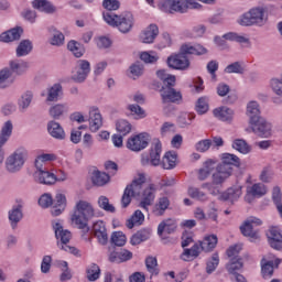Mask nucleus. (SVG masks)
<instances>
[{"mask_svg": "<svg viewBox=\"0 0 282 282\" xmlns=\"http://www.w3.org/2000/svg\"><path fill=\"white\" fill-rule=\"evenodd\" d=\"M52 226L57 239V243H59V246H67V243H69V239H72V232L64 229L61 223H52Z\"/></svg>", "mask_w": 282, "mask_h": 282, "instance_id": "nucleus-14", "label": "nucleus"}, {"mask_svg": "<svg viewBox=\"0 0 282 282\" xmlns=\"http://www.w3.org/2000/svg\"><path fill=\"white\" fill-rule=\"evenodd\" d=\"M91 182L95 186H105L109 183V174L100 171H94Z\"/></svg>", "mask_w": 282, "mask_h": 282, "instance_id": "nucleus-41", "label": "nucleus"}, {"mask_svg": "<svg viewBox=\"0 0 282 282\" xmlns=\"http://www.w3.org/2000/svg\"><path fill=\"white\" fill-rule=\"evenodd\" d=\"M175 230H177V226L175 225V223H173L171 219H167L160 223L158 227V235L159 237H162L164 232H166V235H173Z\"/></svg>", "mask_w": 282, "mask_h": 282, "instance_id": "nucleus-37", "label": "nucleus"}, {"mask_svg": "<svg viewBox=\"0 0 282 282\" xmlns=\"http://www.w3.org/2000/svg\"><path fill=\"white\" fill-rule=\"evenodd\" d=\"M160 94L163 105H169V102L180 105L182 102V91L175 89L174 79L166 82V85L161 87Z\"/></svg>", "mask_w": 282, "mask_h": 282, "instance_id": "nucleus-5", "label": "nucleus"}, {"mask_svg": "<svg viewBox=\"0 0 282 282\" xmlns=\"http://www.w3.org/2000/svg\"><path fill=\"white\" fill-rule=\"evenodd\" d=\"M251 131L259 138L272 137V123L268 122L264 118L258 119V121L250 123Z\"/></svg>", "mask_w": 282, "mask_h": 282, "instance_id": "nucleus-12", "label": "nucleus"}, {"mask_svg": "<svg viewBox=\"0 0 282 282\" xmlns=\"http://www.w3.org/2000/svg\"><path fill=\"white\" fill-rule=\"evenodd\" d=\"M159 9L165 14H186L188 7L182 0H161Z\"/></svg>", "mask_w": 282, "mask_h": 282, "instance_id": "nucleus-7", "label": "nucleus"}, {"mask_svg": "<svg viewBox=\"0 0 282 282\" xmlns=\"http://www.w3.org/2000/svg\"><path fill=\"white\" fill-rule=\"evenodd\" d=\"M246 72V68H243V65H241V62H235L232 64H229L225 68L226 74H243Z\"/></svg>", "mask_w": 282, "mask_h": 282, "instance_id": "nucleus-62", "label": "nucleus"}, {"mask_svg": "<svg viewBox=\"0 0 282 282\" xmlns=\"http://www.w3.org/2000/svg\"><path fill=\"white\" fill-rule=\"evenodd\" d=\"M133 259V252L127 249H120L119 251H112L109 254L110 263H124L127 261H131Z\"/></svg>", "mask_w": 282, "mask_h": 282, "instance_id": "nucleus-19", "label": "nucleus"}, {"mask_svg": "<svg viewBox=\"0 0 282 282\" xmlns=\"http://www.w3.org/2000/svg\"><path fill=\"white\" fill-rule=\"evenodd\" d=\"M145 181L147 178H144V175H140L138 178H134L130 185H127L121 197L122 208H127L129 204H131L132 197H140V193H142V185Z\"/></svg>", "mask_w": 282, "mask_h": 282, "instance_id": "nucleus-3", "label": "nucleus"}, {"mask_svg": "<svg viewBox=\"0 0 282 282\" xmlns=\"http://www.w3.org/2000/svg\"><path fill=\"white\" fill-rule=\"evenodd\" d=\"M47 131L55 140H65V130L61 127V123L56 121H50L47 123Z\"/></svg>", "mask_w": 282, "mask_h": 282, "instance_id": "nucleus-29", "label": "nucleus"}, {"mask_svg": "<svg viewBox=\"0 0 282 282\" xmlns=\"http://www.w3.org/2000/svg\"><path fill=\"white\" fill-rule=\"evenodd\" d=\"M158 34H160V29L158 28V24L152 23L141 33V42L153 43L158 37Z\"/></svg>", "mask_w": 282, "mask_h": 282, "instance_id": "nucleus-23", "label": "nucleus"}, {"mask_svg": "<svg viewBox=\"0 0 282 282\" xmlns=\"http://www.w3.org/2000/svg\"><path fill=\"white\" fill-rule=\"evenodd\" d=\"M229 274L235 275L243 268V260L241 258H231L229 263L226 265Z\"/></svg>", "mask_w": 282, "mask_h": 282, "instance_id": "nucleus-45", "label": "nucleus"}, {"mask_svg": "<svg viewBox=\"0 0 282 282\" xmlns=\"http://www.w3.org/2000/svg\"><path fill=\"white\" fill-rule=\"evenodd\" d=\"M232 149L239 151V153H242L243 155L250 153V145H248L243 139H236L232 143Z\"/></svg>", "mask_w": 282, "mask_h": 282, "instance_id": "nucleus-56", "label": "nucleus"}, {"mask_svg": "<svg viewBox=\"0 0 282 282\" xmlns=\"http://www.w3.org/2000/svg\"><path fill=\"white\" fill-rule=\"evenodd\" d=\"M34 98V94L32 91L28 90L24 94L21 95L20 99L18 100V107L22 111H25L30 105H32V100Z\"/></svg>", "mask_w": 282, "mask_h": 282, "instance_id": "nucleus-47", "label": "nucleus"}, {"mask_svg": "<svg viewBox=\"0 0 282 282\" xmlns=\"http://www.w3.org/2000/svg\"><path fill=\"white\" fill-rule=\"evenodd\" d=\"M32 6L35 10H41V12H46V14H54L56 12V7L47 0H34Z\"/></svg>", "mask_w": 282, "mask_h": 282, "instance_id": "nucleus-36", "label": "nucleus"}, {"mask_svg": "<svg viewBox=\"0 0 282 282\" xmlns=\"http://www.w3.org/2000/svg\"><path fill=\"white\" fill-rule=\"evenodd\" d=\"M145 268L152 276H158V274H160V268H158V258L153 256H149L145 259Z\"/></svg>", "mask_w": 282, "mask_h": 282, "instance_id": "nucleus-49", "label": "nucleus"}, {"mask_svg": "<svg viewBox=\"0 0 282 282\" xmlns=\"http://www.w3.org/2000/svg\"><path fill=\"white\" fill-rule=\"evenodd\" d=\"M204 250H202L200 242L195 243L191 249H184L183 253L181 254V259L183 261H188L189 259H197L199 254H202Z\"/></svg>", "mask_w": 282, "mask_h": 282, "instance_id": "nucleus-34", "label": "nucleus"}, {"mask_svg": "<svg viewBox=\"0 0 282 282\" xmlns=\"http://www.w3.org/2000/svg\"><path fill=\"white\" fill-rule=\"evenodd\" d=\"M94 235L98 239L101 246H107L109 242V236L107 235V227H105V223L99 220L93 226Z\"/></svg>", "mask_w": 282, "mask_h": 282, "instance_id": "nucleus-18", "label": "nucleus"}, {"mask_svg": "<svg viewBox=\"0 0 282 282\" xmlns=\"http://www.w3.org/2000/svg\"><path fill=\"white\" fill-rule=\"evenodd\" d=\"M230 175H232L231 172H228V170H224V167L217 165L216 172L212 176V184L216 186V188H219V186H221Z\"/></svg>", "mask_w": 282, "mask_h": 282, "instance_id": "nucleus-22", "label": "nucleus"}, {"mask_svg": "<svg viewBox=\"0 0 282 282\" xmlns=\"http://www.w3.org/2000/svg\"><path fill=\"white\" fill-rule=\"evenodd\" d=\"M187 56L188 53H184L181 46L178 54L167 57L169 67H171L172 69H188V67L191 66V61H188Z\"/></svg>", "mask_w": 282, "mask_h": 282, "instance_id": "nucleus-11", "label": "nucleus"}, {"mask_svg": "<svg viewBox=\"0 0 282 282\" xmlns=\"http://www.w3.org/2000/svg\"><path fill=\"white\" fill-rule=\"evenodd\" d=\"M162 155V142L160 139H154L152 143V148L150 150V155L143 154L141 159V163L143 166H160L162 164V160L160 159Z\"/></svg>", "mask_w": 282, "mask_h": 282, "instance_id": "nucleus-6", "label": "nucleus"}, {"mask_svg": "<svg viewBox=\"0 0 282 282\" xmlns=\"http://www.w3.org/2000/svg\"><path fill=\"white\" fill-rule=\"evenodd\" d=\"M155 193H158V188L154 184H150L142 193L139 207L149 213V206H153V202H155Z\"/></svg>", "mask_w": 282, "mask_h": 282, "instance_id": "nucleus-13", "label": "nucleus"}, {"mask_svg": "<svg viewBox=\"0 0 282 282\" xmlns=\"http://www.w3.org/2000/svg\"><path fill=\"white\" fill-rule=\"evenodd\" d=\"M249 195H252V197H263L268 191L265 189V185L261 183L253 184L248 191Z\"/></svg>", "mask_w": 282, "mask_h": 282, "instance_id": "nucleus-53", "label": "nucleus"}, {"mask_svg": "<svg viewBox=\"0 0 282 282\" xmlns=\"http://www.w3.org/2000/svg\"><path fill=\"white\" fill-rule=\"evenodd\" d=\"M55 160H57V156L54 153H43V154H40L35 159V167H37V164L41 167H45V162H55Z\"/></svg>", "mask_w": 282, "mask_h": 282, "instance_id": "nucleus-52", "label": "nucleus"}, {"mask_svg": "<svg viewBox=\"0 0 282 282\" xmlns=\"http://www.w3.org/2000/svg\"><path fill=\"white\" fill-rule=\"evenodd\" d=\"M98 206L106 213H116V207L109 203V198L107 196H100L98 198Z\"/></svg>", "mask_w": 282, "mask_h": 282, "instance_id": "nucleus-60", "label": "nucleus"}, {"mask_svg": "<svg viewBox=\"0 0 282 282\" xmlns=\"http://www.w3.org/2000/svg\"><path fill=\"white\" fill-rule=\"evenodd\" d=\"M65 208H67V197L65 194L57 193L53 199L51 215H53V217H58V215H63Z\"/></svg>", "mask_w": 282, "mask_h": 282, "instance_id": "nucleus-15", "label": "nucleus"}, {"mask_svg": "<svg viewBox=\"0 0 282 282\" xmlns=\"http://www.w3.org/2000/svg\"><path fill=\"white\" fill-rule=\"evenodd\" d=\"M196 111L199 116H204L208 111V98L200 97L196 101Z\"/></svg>", "mask_w": 282, "mask_h": 282, "instance_id": "nucleus-64", "label": "nucleus"}, {"mask_svg": "<svg viewBox=\"0 0 282 282\" xmlns=\"http://www.w3.org/2000/svg\"><path fill=\"white\" fill-rule=\"evenodd\" d=\"M102 127V115H100V110L96 107L90 108L89 110V129L93 133L100 130Z\"/></svg>", "mask_w": 282, "mask_h": 282, "instance_id": "nucleus-17", "label": "nucleus"}, {"mask_svg": "<svg viewBox=\"0 0 282 282\" xmlns=\"http://www.w3.org/2000/svg\"><path fill=\"white\" fill-rule=\"evenodd\" d=\"M223 39H225V41H236V43H250V39L235 32L224 34Z\"/></svg>", "mask_w": 282, "mask_h": 282, "instance_id": "nucleus-61", "label": "nucleus"}, {"mask_svg": "<svg viewBox=\"0 0 282 282\" xmlns=\"http://www.w3.org/2000/svg\"><path fill=\"white\" fill-rule=\"evenodd\" d=\"M260 182H263V184H270L272 180H274V172L272 171L271 166H265L262 169L260 176Z\"/></svg>", "mask_w": 282, "mask_h": 282, "instance_id": "nucleus-58", "label": "nucleus"}, {"mask_svg": "<svg viewBox=\"0 0 282 282\" xmlns=\"http://www.w3.org/2000/svg\"><path fill=\"white\" fill-rule=\"evenodd\" d=\"M110 243L113 246H118L119 248H122L124 243H127V236L122 231H115L111 235Z\"/></svg>", "mask_w": 282, "mask_h": 282, "instance_id": "nucleus-54", "label": "nucleus"}, {"mask_svg": "<svg viewBox=\"0 0 282 282\" xmlns=\"http://www.w3.org/2000/svg\"><path fill=\"white\" fill-rule=\"evenodd\" d=\"M12 129H14L12 121L4 122L0 132V144H6V142L10 140V135H12Z\"/></svg>", "mask_w": 282, "mask_h": 282, "instance_id": "nucleus-51", "label": "nucleus"}, {"mask_svg": "<svg viewBox=\"0 0 282 282\" xmlns=\"http://www.w3.org/2000/svg\"><path fill=\"white\" fill-rule=\"evenodd\" d=\"M242 192H241V186L240 185H235L232 187H229L226 192H224L220 196V199L223 202H237L239 197H241Z\"/></svg>", "mask_w": 282, "mask_h": 282, "instance_id": "nucleus-26", "label": "nucleus"}, {"mask_svg": "<svg viewBox=\"0 0 282 282\" xmlns=\"http://www.w3.org/2000/svg\"><path fill=\"white\" fill-rule=\"evenodd\" d=\"M220 169H224L225 171L232 173V166L240 167L241 161L239 160V156L231 154V153H224L221 158V163L218 164Z\"/></svg>", "mask_w": 282, "mask_h": 282, "instance_id": "nucleus-16", "label": "nucleus"}, {"mask_svg": "<svg viewBox=\"0 0 282 282\" xmlns=\"http://www.w3.org/2000/svg\"><path fill=\"white\" fill-rule=\"evenodd\" d=\"M214 116L215 118H218V120H221L223 122H231L235 111L228 107H220L214 109Z\"/></svg>", "mask_w": 282, "mask_h": 282, "instance_id": "nucleus-32", "label": "nucleus"}, {"mask_svg": "<svg viewBox=\"0 0 282 282\" xmlns=\"http://www.w3.org/2000/svg\"><path fill=\"white\" fill-rule=\"evenodd\" d=\"M32 41L22 40L15 50V54L19 58H21V56H28V54L32 52Z\"/></svg>", "mask_w": 282, "mask_h": 282, "instance_id": "nucleus-42", "label": "nucleus"}, {"mask_svg": "<svg viewBox=\"0 0 282 282\" xmlns=\"http://www.w3.org/2000/svg\"><path fill=\"white\" fill-rule=\"evenodd\" d=\"M182 52L189 55L195 56H204V54H208V50L200 44H195L194 46L191 44H183Z\"/></svg>", "mask_w": 282, "mask_h": 282, "instance_id": "nucleus-33", "label": "nucleus"}, {"mask_svg": "<svg viewBox=\"0 0 282 282\" xmlns=\"http://www.w3.org/2000/svg\"><path fill=\"white\" fill-rule=\"evenodd\" d=\"M142 224H144V214L142 213V210L137 209L132 216L130 217V219L127 220V228H129L131 230V228H133V226H142Z\"/></svg>", "mask_w": 282, "mask_h": 282, "instance_id": "nucleus-39", "label": "nucleus"}, {"mask_svg": "<svg viewBox=\"0 0 282 282\" xmlns=\"http://www.w3.org/2000/svg\"><path fill=\"white\" fill-rule=\"evenodd\" d=\"M267 237H268L269 246L273 250H282V234L279 229L276 228L269 229Z\"/></svg>", "mask_w": 282, "mask_h": 282, "instance_id": "nucleus-20", "label": "nucleus"}, {"mask_svg": "<svg viewBox=\"0 0 282 282\" xmlns=\"http://www.w3.org/2000/svg\"><path fill=\"white\" fill-rule=\"evenodd\" d=\"M116 129L120 135H129L131 133V123L124 119L117 121Z\"/></svg>", "mask_w": 282, "mask_h": 282, "instance_id": "nucleus-55", "label": "nucleus"}, {"mask_svg": "<svg viewBox=\"0 0 282 282\" xmlns=\"http://www.w3.org/2000/svg\"><path fill=\"white\" fill-rule=\"evenodd\" d=\"M104 21L111 25V28H118L119 32L127 34L131 32L133 28V14L130 12L118 15L113 12H104Z\"/></svg>", "mask_w": 282, "mask_h": 282, "instance_id": "nucleus-2", "label": "nucleus"}, {"mask_svg": "<svg viewBox=\"0 0 282 282\" xmlns=\"http://www.w3.org/2000/svg\"><path fill=\"white\" fill-rule=\"evenodd\" d=\"M149 147V133L142 132L130 137L127 141V149L133 151L134 153H140V151H144Z\"/></svg>", "mask_w": 282, "mask_h": 282, "instance_id": "nucleus-9", "label": "nucleus"}, {"mask_svg": "<svg viewBox=\"0 0 282 282\" xmlns=\"http://www.w3.org/2000/svg\"><path fill=\"white\" fill-rule=\"evenodd\" d=\"M195 120V113L193 112H181L177 118V123L181 129H186V127H191L193 121Z\"/></svg>", "mask_w": 282, "mask_h": 282, "instance_id": "nucleus-43", "label": "nucleus"}, {"mask_svg": "<svg viewBox=\"0 0 282 282\" xmlns=\"http://www.w3.org/2000/svg\"><path fill=\"white\" fill-rule=\"evenodd\" d=\"M169 206H171V199L166 196H162L158 199L154 205L153 214L155 217H162L166 210H169Z\"/></svg>", "mask_w": 282, "mask_h": 282, "instance_id": "nucleus-31", "label": "nucleus"}, {"mask_svg": "<svg viewBox=\"0 0 282 282\" xmlns=\"http://www.w3.org/2000/svg\"><path fill=\"white\" fill-rule=\"evenodd\" d=\"M247 116L249 118L250 124H252V122H257L258 120L263 119V117H261V108L259 107V102L250 101L247 105Z\"/></svg>", "mask_w": 282, "mask_h": 282, "instance_id": "nucleus-24", "label": "nucleus"}, {"mask_svg": "<svg viewBox=\"0 0 282 282\" xmlns=\"http://www.w3.org/2000/svg\"><path fill=\"white\" fill-rule=\"evenodd\" d=\"M21 34H23V29L21 26L13 28L0 34V41L2 43H12V41H19Z\"/></svg>", "mask_w": 282, "mask_h": 282, "instance_id": "nucleus-25", "label": "nucleus"}, {"mask_svg": "<svg viewBox=\"0 0 282 282\" xmlns=\"http://www.w3.org/2000/svg\"><path fill=\"white\" fill-rule=\"evenodd\" d=\"M28 67H30L28 62L11 61L9 69H11V73L13 72V74L21 76V74H25V72H28Z\"/></svg>", "mask_w": 282, "mask_h": 282, "instance_id": "nucleus-48", "label": "nucleus"}, {"mask_svg": "<svg viewBox=\"0 0 282 282\" xmlns=\"http://www.w3.org/2000/svg\"><path fill=\"white\" fill-rule=\"evenodd\" d=\"M91 73V64L87 59H78L73 70L72 80L74 83H85L87 76Z\"/></svg>", "mask_w": 282, "mask_h": 282, "instance_id": "nucleus-8", "label": "nucleus"}, {"mask_svg": "<svg viewBox=\"0 0 282 282\" xmlns=\"http://www.w3.org/2000/svg\"><path fill=\"white\" fill-rule=\"evenodd\" d=\"M61 96H63V86L61 84H54L47 88L46 102H58Z\"/></svg>", "mask_w": 282, "mask_h": 282, "instance_id": "nucleus-30", "label": "nucleus"}, {"mask_svg": "<svg viewBox=\"0 0 282 282\" xmlns=\"http://www.w3.org/2000/svg\"><path fill=\"white\" fill-rule=\"evenodd\" d=\"M187 195H189L192 199H197L198 202H206V199H208L206 193L197 187H188Z\"/></svg>", "mask_w": 282, "mask_h": 282, "instance_id": "nucleus-57", "label": "nucleus"}, {"mask_svg": "<svg viewBox=\"0 0 282 282\" xmlns=\"http://www.w3.org/2000/svg\"><path fill=\"white\" fill-rule=\"evenodd\" d=\"M87 279L88 281H98L100 279V267L96 263H91L87 268Z\"/></svg>", "mask_w": 282, "mask_h": 282, "instance_id": "nucleus-59", "label": "nucleus"}, {"mask_svg": "<svg viewBox=\"0 0 282 282\" xmlns=\"http://www.w3.org/2000/svg\"><path fill=\"white\" fill-rule=\"evenodd\" d=\"M217 265H219V253H213L212 259L207 261V265H206L207 274H213V272L217 270Z\"/></svg>", "mask_w": 282, "mask_h": 282, "instance_id": "nucleus-63", "label": "nucleus"}, {"mask_svg": "<svg viewBox=\"0 0 282 282\" xmlns=\"http://www.w3.org/2000/svg\"><path fill=\"white\" fill-rule=\"evenodd\" d=\"M251 12V18H253L254 25H265L268 18H265V10L263 8H253L249 10Z\"/></svg>", "mask_w": 282, "mask_h": 282, "instance_id": "nucleus-35", "label": "nucleus"}, {"mask_svg": "<svg viewBox=\"0 0 282 282\" xmlns=\"http://www.w3.org/2000/svg\"><path fill=\"white\" fill-rule=\"evenodd\" d=\"M36 171L33 173L34 182L37 184H44L46 186H52V184H56L58 182V178L56 177L55 173H52L47 171L45 167H41V165L37 163V167H35Z\"/></svg>", "mask_w": 282, "mask_h": 282, "instance_id": "nucleus-10", "label": "nucleus"}, {"mask_svg": "<svg viewBox=\"0 0 282 282\" xmlns=\"http://www.w3.org/2000/svg\"><path fill=\"white\" fill-rule=\"evenodd\" d=\"M94 217V207L91 204L79 200L76 204V209L72 216V221L75 224L79 230H84V232H87L89 230V219Z\"/></svg>", "mask_w": 282, "mask_h": 282, "instance_id": "nucleus-1", "label": "nucleus"}, {"mask_svg": "<svg viewBox=\"0 0 282 282\" xmlns=\"http://www.w3.org/2000/svg\"><path fill=\"white\" fill-rule=\"evenodd\" d=\"M23 219V205H15L9 210V221L11 224L12 230H17V226Z\"/></svg>", "mask_w": 282, "mask_h": 282, "instance_id": "nucleus-21", "label": "nucleus"}, {"mask_svg": "<svg viewBox=\"0 0 282 282\" xmlns=\"http://www.w3.org/2000/svg\"><path fill=\"white\" fill-rule=\"evenodd\" d=\"M215 171V162L213 161H206L204 164V167L199 170L198 172V180L200 182H204V180L208 178L210 173Z\"/></svg>", "mask_w": 282, "mask_h": 282, "instance_id": "nucleus-50", "label": "nucleus"}, {"mask_svg": "<svg viewBox=\"0 0 282 282\" xmlns=\"http://www.w3.org/2000/svg\"><path fill=\"white\" fill-rule=\"evenodd\" d=\"M67 104H56L50 108L48 113L54 118V120H58L61 119V116H63V113H67Z\"/></svg>", "mask_w": 282, "mask_h": 282, "instance_id": "nucleus-44", "label": "nucleus"}, {"mask_svg": "<svg viewBox=\"0 0 282 282\" xmlns=\"http://www.w3.org/2000/svg\"><path fill=\"white\" fill-rule=\"evenodd\" d=\"M28 160V150L20 148L6 160V169L9 173H19Z\"/></svg>", "mask_w": 282, "mask_h": 282, "instance_id": "nucleus-4", "label": "nucleus"}, {"mask_svg": "<svg viewBox=\"0 0 282 282\" xmlns=\"http://www.w3.org/2000/svg\"><path fill=\"white\" fill-rule=\"evenodd\" d=\"M245 220L243 224L240 226V231L243 237H249V241L251 243H256V241H259V230H256L254 227H251L250 224Z\"/></svg>", "mask_w": 282, "mask_h": 282, "instance_id": "nucleus-28", "label": "nucleus"}, {"mask_svg": "<svg viewBox=\"0 0 282 282\" xmlns=\"http://www.w3.org/2000/svg\"><path fill=\"white\" fill-rule=\"evenodd\" d=\"M149 237H151V231L141 229L131 237L130 243L131 246H140V243H142V241H147Z\"/></svg>", "mask_w": 282, "mask_h": 282, "instance_id": "nucleus-40", "label": "nucleus"}, {"mask_svg": "<svg viewBox=\"0 0 282 282\" xmlns=\"http://www.w3.org/2000/svg\"><path fill=\"white\" fill-rule=\"evenodd\" d=\"M161 165H162V169H165L166 171H171L172 169H175V166H177V152L175 151L166 152L161 161Z\"/></svg>", "mask_w": 282, "mask_h": 282, "instance_id": "nucleus-27", "label": "nucleus"}, {"mask_svg": "<svg viewBox=\"0 0 282 282\" xmlns=\"http://www.w3.org/2000/svg\"><path fill=\"white\" fill-rule=\"evenodd\" d=\"M217 235L207 236L203 241H199L203 252H212L217 248Z\"/></svg>", "mask_w": 282, "mask_h": 282, "instance_id": "nucleus-38", "label": "nucleus"}, {"mask_svg": "<svg viewBox=\"0 0 282 282\" xmlns=\"http://www.w3.org/2000/svg\"><path fill=\"white\" fill-rule=\"evenodd\" d=\"M67 47L76 58H82V56L85 55V46H83V44L78 43L77 41L70 40L67 44Z\"/></svg>", "mask_w": 282, "mask_h": 282, "instance_id": "nucleus-46", "label": "nucleus"}]
</instances>
